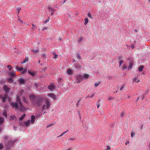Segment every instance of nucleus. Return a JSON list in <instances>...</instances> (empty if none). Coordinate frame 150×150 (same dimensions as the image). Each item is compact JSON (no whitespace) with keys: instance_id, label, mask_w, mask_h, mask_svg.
Here are the masks:
<instances>
[{"instance_id":"nucleus-1","label":"nucleus","mask_w":150,"mask_h":150,"mask_svg":"<svg viewBox=\"0 0 150 150\" xmlns=\"http://www.w3.org/2000/svg\"><path fill=\"white\" fill-rule=\"evenodd\" d=\"M16 100L17 102H10V104L12 107L16 110H20L21 111L24 110L25 108L21 102L20 98L18 96H17Z\"/></svg>"},{"instance_id":"nucleus-2","label":"nucleus","mask_w":150,"mask_h":150,"mask_svg":"<svg viewBox=\"0 0 150 150\" xmlns=\"http://www.w3.org/2000/svg\"><path fill=\"white\" fill-rule=\"evenodd\" d=\"M51 106V103L49 99H46L45 101V104L43 105L42 107V110H44L45 109H49Z\"/></svg>"},{"instance_id":"nucleus-3","label":"nucleus","mask_w":150,"mask_h":150,"mask_svg":"<svg viewBox=\"0 0 150 150\" xmlns=\"http://www.w3.org/2000/svg\"><path fill=\"white\" fill-rule=\"evenodd\" d=\"M35 117L33 115H32L31 117V120H28L24 122L25 125L27 127H28L29 126L30 123L33 124L35 121Z\"/></svg>"},{"instance_id":"nucleus-4","label":"nucleus","mask_w":150,"mask_h":150,"mask_svg":"<svg viewBox=\"0 0 150 150\" xmlns=\"http://www.w3.org/2000/svg\"><path fill=\"white\" fill-rule=\"evenodd\" d=\"M36 105L38 106H40L42 104L43 102V98L42 97H38L37 98Z\"/></svg>"},{"instance_id":"nucleus-5","label":"nucleus","mask_w":150,"mask_h":150,"mask_svg":"<svg viewBox=\"0 0 150 150\" xmlns=\"http://www.w3.org/2000/svg\"><path fill=\"white\" fill-rule=\"evenodd\" d=\"M0 98L2 100L3 102H5L6 99H7L9 101H10L11 99V98L10 97L8 96L7 95H5L4 96H2V95H0Z\"/></svg>"},{"instance_id":"nucleus-6","label":"nucleus","mask_w":150,"mask_h":150,"mask_svg":"<svg viewBox=\"0 0 150 150\" xmlns=\"http://www.w3.org/2000/svg\"><path fill=\"white\" fill-rule=\"evenodd\" d=\"M16 69L18 72H20L22 71V74H25L27 71V70L26 69H23V68L22 67H19L18 66L16 67Z\"/></svg>"},{"instance_id":"nucleus-7","label":"nucleus","mask_w":150,"mask_h":150,"mask_svg":"<svg viewBox=\"0 0 150 150\" xmlns=\"http://www.w3.org/2000/svg\"><path fill=\"white\" fill-rule=\"evenodd\" d=\"M29 97L31 102L34 104L35 103L34 100L36 98V96L32 94L29 95Z\"/></svg>"},{"instance_id":"nucleus-8","label":"nucleus","mask_w":150,"mask_h":150,"mask_svg":"<svg viewBox=\"0 0 150 150\" xmlns=\"http://www.w3.org/2000/svg\"><path fill=\"white\" fill-rule=\"evenodd\" d=\"M47 96L48 97L52 98L54 100H55L57 99V97L56 96L54 93H48L47 94Z\"/></svg>"},{"instance_id":"nucleus-9","label":"nucleus","mask_w":150,"mask_h":150,"mask_svg":"<svg viewBox=\"0 0 150 150\" xmlns=\"http://www.w3.org/2000/svg\"><path fill=\"white\" fill-rule=\"evenodd\" d=\"M76 78L77 80L78 81L77 82V83H80L82 81L83 79L82 76H81L80 75H79L76 76Z\"/></svg>"},{"instance_id":"nucleus-10","label":"nucleus","mask_w":150,"mask_h":150,"mask_svg":"<svg viewBox=\"0 0 150 150\" xmlns=\"http://www.w3.org/2000/svg\"><path fill=\"white\" fill-rule=\"evenodd\" d=\"M48 9L49 11L51 13V15H53L55 11V9L50 6L48 7Z\"/></svg>"},{"instance_id":"nucleus-11","label":"nucleus","mask_w":150,"mask_h":150,"mask_svg":"<svg viewBox=\"0 0 150 150\" xmlns=\"http://www.w3.org/2000/svg\"><path fill=\"white\" fill-rule=\"evenodd\" d=\"M134 64V62L133 59H131L129 62V69H131Z\"/></svg>"},{"instance_id":"nucleus-12","label":"nucleus","mask_w":150,"mask_h":150,"mask_svg":"<svg viewBox=\"0 0 150 150\" xmlns=\"http://www.w3.org/2000/svg\"><path fill=\"white\" fill-rule=\"evenodd\" d=\"M14 142L13 141H9L7 143L6 146L8 149L10 148V147L13 145V144Z\"/></svg>"},{"instance_id":"nucleus-13","label":"nucleus","mask_w":150,"mask_h":150,"mask_svg":"<svg viewBox=\"0 0 150 150\" xmlns=\"http://www.w3.org/2000/svg\"><path fill=\"white\" fill-rule=\"evenodd\" d=\"M4 89L6 93H7L10 90V89L6 85H4Z\"/></svg>"},{"instance_id":"nucleus-14","label":"nucleus","mask_w":150,"mask_h":150,"mask_svg":"<svg viewBox=\"0 0 150 150\" xmlns=\"http://www.w3.org/2000/svg\"><path fill=\"white\" fill-rule=\"evenodd\" d=\"M138 76H136L133 79V81L135 83H138L140 82V80L139 79Z\"/></svg>"},{"instance_id":"nucleus-15","label":"nucleus","mask_w":150,"mask_h":150,"mask_svg":"<svg viewBox=\"0 0 150 150\" xmlns=\"http://www.w3.org/2000/svg\"><path fill=\"white\" fill-rule=\"evenodd\" d=\"M55 88V86L54 85L52 84H50L48 86V89L50 91H52Z\"/></svg>"},{"instance_id":"nucleus-16","label":"nucleus","mask_w":150,"mask_h":150,"mask_svg":"<svg viewBox=\"0 0 150 150\" xmlns=\"http://www.w3.org/2000/svg\"><path fill=\"white\" fill-rule=\"evenodd\" d=\"M67 73L69 75H71L73 74V71L71 69H69L67 71Z\"/></svg>"},{"instance_id":"nucleus-17","label":"nucleus","mask_w":150,"mask_h":150,"mask_svg":"<svg viewBox=\"0 0 150 150\" xmlns=\"http://www.w3.org/2000/svg\"><path fill=\"white\" fill-rule=\"evenodd\" d=\"M28 73L29 74L31 75L32 76H34L36 75L35 72H31L29 71H28Z\"/></svg>"},{"instance_id":"nucleus-18","label":"nucleus","mask_w":150,"mask_h":150,"mask_svg":"<svg viewBox=\"0 0 150 150\" xmlns=\"http://www.w3.org/2000/svg\"><path fill=\"white\" fill-rule=\"evenodd\" d=\"M83 79H87L89 77V75L88 74H84L83 76H82Z\"/></svg>"},{"instance_id":"nucleus-19","label":"nucleus","mask_w":150,"mask_h":150,"mask_svg":"<svg viewBox=\"0 0 150 150\" xmlns=\"http://www.w3.org/2000/svg\"><path fill=\"white\" fill-rule=\"evenodd\" d=\"M32 27L31 28V29L32 30H34L37 28V27L36 25H34L33 24H32Z\"/></svg>"},{"instance_id":"nucleus-20","label":"nucleus","mask_w":150,"mask_h":150,"mask_svg":"<svg viewBox=\"0 0 150 150\" xmlns=\"http://www.w3.org/2000/svg\"><path fill=\"white\" fill-rule=\"evenodd\" d=\"M9 74L11 76H14L15 75V72L14 71L10 72L9 73Z\"/></svg>"},{"instance_id":"nucleus-21","label":"nucleus","mask_w":150,"mask_h":150,"mask_svg":"<svg viewBox=\"0 0 150 150\" xmlns=\"http://www.w3.org/2000/svg\"><path fill=\"white\" fill-rule=\"evenodd\" d=\"M144 68V66H143L141 65L140 66L138 67V70L140 72H141L143 70V69Z\"/></svg>"},{"instance_id":"nucleus-22","label":"nucleus","mask_w":150,"mask_h":150,"mask_svg":"<svg viewBox=\"0 0 150 150\" xmlns=\"http://www.w3.org/2000/svg\"><path fill=\"white\" fill-rule=\"evenodd\" d=\"M19 82L21 84H23L24 83V81L23 79H20L19 80Z\"/></svg>"},{"instance_id":"nucleus-23","label":"nucleus","mask_w":150,"mask_h":150,"mask_svg":"<svg viewBox=\"0 0 150 150\" xmlns=\"http://www.w3.org/2000/svg\"><path fill=\"white\" fill-rule=\"evenodd\" d=\"M3 114L6 117H7V111L6 110H4L3 112Z\"/></svg>"},{"instance_id":"nucleus-24","label":"nucleus","mask_w":150,"mask_h":150,"mask_svg":"<svg viewBox=\"0 0 150 150\" xmlns=\"http://www.w3.org/2000/svg\"><path fill=\"white\" fill-rule=\"evenodd\" d=\"M25 114H24L22 116L19 118V120L20 121H21L25 117Z\"/></svg>"},{"instance_id":"nucleus-25","label":"nucleus","mask_w":150,"mask_h":150,"mask_svg":"<svg viewBox=\"0 0 150 150\" xmlns=\"http://www.w3.org/2000/svg\"><path fill=\"white\" fill-rule=\"evenodd\" d=\"M22 99L23 102L26 103H28V101L26 100L24 96H23L22 97Z\"/></svg>"},{"instance_id":"nucleus-26","label":"nucleus","mask_w":150,"mask_h":150,"mask_svg":"<svg viewBox=\"0 0 150 150\" xmlns=\"http://www.w3.org/2000/svg\"><path fill=\"white\" fill-rule=\"evenodd\" d=\"M7 80L8 82L10 83H11L13 81V79L11 78H8L7 79Z\"/></svg>"},{"instance_id":"nucleus-27","label":"nucleus","mask_w":150,"mask_h":150,"mask_svg":"<svg viewBox=\"0 0 150 150\" xmlns=\"http://www.w3.org/2000/svg\"><path fill=\"white\" fill-rule=\"evenodd\" d=\"M127 68V66L126 64H124L122 67V69L123 70L126 69Z\"/></svg>"},{"instance_id":"nucleus-28","label":"nucleus","mask_w":150,"mask_h":150,"mask_svg":"<svg viewBox=\"0 0 150 150\" xmlns=\"http://www.w3.org/2000/svg\"><path fill=\"white\" fill-rule=\"evenodd\" d=\"M4 121V120L3 117H0V123H3Z\"/></svg>"},{"instance_id":"nucleus-29","label":"nucleus","mask_w":150,"mask_h":150,"mask_svg":"<svg viewBox=\"0 0 150 150\" xmlns=\"http://www.w3.org/2000/svg\"><path fill=\"white\" fill-rule=\"evenodd\" d=\"M95 94L92 93L91 96L88 95L86 97V98H92L94 96Z\"/></svg>"},{"instance_id":"nucleus-30","label":"nucleus","mask_w":150,"mask_h":150,"mask_svg":"<svg viewBox=\"0 0 150 150\" xmlns=\"http://www.w3.org/2000/svg\"><path fill=\"white\" fill-rule=\"evenodd\" d=\"M28 58L27 57H26L25 59L24 60L23 62H22L21 63V64H23V63H25L26 62H27L28 61Z\"/></svg>"},{"instance_id":"nucleus-31","label":"nucleus","mask_w":150,"mask_h":150,"mask_svg":"<svg viewBox=\"0 0 150 150\" xmlns=\"http://www.w3.org/2000/svg\"><path fill=\"white\" fill-rule=\"evenodd\" d=\"M85 23L84 24L85 25H86L88 22V18H86L85 19Z\"/></svg>"},{"instance_id":"nucleus-32","label":"nucleus","mask_w":150,"mask_h":150,"mask_svg":"<svg viewBox=\"0 0 150 150\" xmlns=\"http://www.w3.org/2000/svg\"><path fill=\"white\" fill-rule=\"evenodd\" d=\"M14 119H16V117L15 116L13 115V116H10V120H13Z\"/></svg>"},{"instance_id":"nucleus-33","label":"nucleus","mask_w":150,"mask_h":150,"mask_svg":"<svg viewBox=\"0 0 150 150\" xmlns=\"http://www.w3.org/2000/svg\"><path fill=\"white\" fill-rule=\"evenodd\" d=\"M23 92H24V91L23 90H21L20 91L19 94V95H18V96L20 98V96H21L22 95V93H23ZM17 96H18V95H17Z\"/></svg>"},{"instance_id":"nucleus-34","label":"nucleus","mask_w":150,"mask_h":150,"mask_svg":"<svg viewBox=\"0 0 150 150\" xmlns=\"http://www.w3.org/2000/svg\"><path fill=\"white\" fill-rule=\"evenodd\" d=\"M52 54L53 55H54V57H53L54 59H56L57 58L58 56L54 52H53Z\"/></svg>"},{"instance_id":"nucleus-35","label":"nucleus","mask_w":150,"mask_h":150,"mask_svg":"<svg viewBox=\"0 0 150 150\" xmlns=\"http://www.w3.org/2000/svg\"><path fill=\"white\" fill-rule=\"evenodd\" d=\"M32 51L33 52H34L35 53H38L39 52V50H32Z\"/></svg>"},{"instance_id":"nucleus-36","label":"nucleus","mask_w":150,"mask_h":150,"mask_svg":"<svg viewBox=\"0 0 150 150\" xmlns=\"http://www.w3.org/2000/svg\"><path fill=\"white\" fill-rule=\"evenodd\" d=\"M123 63V60H121L119 62V67H120L122 64Z\"/></svg>"},{"instance_id":"nucleus-37","label":"nucleus","mask_w":150,"mask_h":150,"mask_svg":"<svg viewBox=\"0 0 150 150\" xmlns=\"http://www.w3.org/2000/svg\"><path fill=\"white\" fill-rule=\"evenodd\" d=\"M139 97L140 100H143L144 99V97L143 95H142V96Z\"/></svg>"},{"instance_id":"nucleus-38","label":"nucleus","mask_w":150,"mask_h":150,"mask_svg":"<svg viewBox=\"0 0 150 150\" xmlns=\"http://www.w3.org/2000/svg\"><path fill=\"white\" fill-rule=\"evenodd\" d=\"M100 84V82H98V83H95L94 85H95V87H97Z\"/></svg>"},{"instance_id":"nucleus-39","label":"nucleus","mask_w":150,"mask_h":150,"mask_svg":"<svg viewBox=\"0 0 150 150\" xmlns=\"http://www.w3.org/2000/svg\"><path fill=\"white\" fill-rule=\"evenodd\" d=\"M42 56L43 57L45 58V59L46 58V55L45 53L42 54Z\"/></svg>"},{"instance_id":"nucleus-40","label":"nucleus","mask_w":150,"mask_h":150,"mask_svg":"<svg viewBox=\"0 0 150 150\" xmlns=\"http://www.w3.org/2000/svg\"><path fill=\"white\" fill-rule=\"evenodd\" d=\"M135 133L134 132H132L131 133V137H133L135 135Z\"/></svg>"},{"instance_id":"nucleus-41","label":"nucleus","mask_w":150,"mask_h":150,"mask_svg":"<svg viewBox=\"0 0 150 150\" xmlns=\"http://www.w3.org/2000/svg\"><path fill=\"white\" fill-rule=\"evenodd\" d=\"M81 67V66L79 65H77L75 67V68L76 69H78Z\"/></svg>"},{"instance_id":"nucleus-42","label":"nucleus","mask_w":150,"mask_h":150,"mask_svg":"<svg viewBox=\"0 0 150 150\" xmlns=\"http://www.w3.org/2000/svg\"><path fill=\"white\" fill-rule=\"evenodd\" d=\"M7 67L10 70H11L12 68V67L10 65H8L7 66Z\"/></svg>"},{"instance_id":"nucleus-43","label":"nucleus","mask_w":150,"mask_h":150,"mask_svg":"<svg viewBox=\"0 0 150 150\" xmlns=\"http://www.w3.org/2000/svg\"><path fill=\"white\" fill-rule=\"evenodd\" d=\"M88 17L89 18H92V16L90 13H88Z\"/></svg>"},{"instance_id":"nucleus-44","label":"nucleus","mask_w":150,"mask_h":150,"mask_svg":"<svg viewBox=\"0 0 150 150\" xmlns=\"http://www.w3.org/2000/svg\"><path fill=\"white\" fill-rule=\"evenodd\" d=\"M54 125V124H49V125H47V128H49V127H51L53 125Z\"/></svg>"},{"instance_id":"nucleus-45","label":"nucleus","mask_w":150,"mask_h":150,"mask_svg":"<svg viewBox=\"0 0 150 150\" xmlns=\"http://www.w3.org/2000/svg\"><path fill=\"white\" fill-rule=\"evenodd\" d=\"M3 146L1 144H0V150L3 149Z\"/></svg>"},{"instance_id":"nucleus-46","label":"nucleus","mask_w":150,"mask_h":150,"mask_svg":"<svg viewBox=\"0 0 150 150\" xmlns=\"http://www.w3.org/2000/svg\"><path fill=\"white\" fill-rule=\"evenodd\" d=\"M21 10V8H17V10L18 11L17 13L18 14L19 13L20 11Z\"/></svg>"},{"instance_id":"nucleus-47","label":"nucleus","mask_w":150,"mask_h":150,"mask_svg":"<svg viewBox=\"0 0 150 150\" xmlns=\"http://www.w3.org/2000/svg\"><path fill=\"white\" fill-rule=\"evenodd\" d=\"M124 113L123 112H122L121 113V114H120V116L121 117H123V116H124Z\"/></svg>"},{"instance_id":"nucleus-48","label":"nucleus","mask_w":150,"mask_h":150,"mask_svg":"<svg viewBox=\"0 0 150 150\" xmlns=\"http://www.w3.org/2000/svg\"><path fill=\"white\" fill-rule=\"evenodd\" d=\"M114 98L112 97H109L108 98V99L109 100H111L113 99Z\"/></svg>"},{"instance_id":"nucleus-49","label":"nucleus","mask_w":150,"mask_h":150,"mask_svg":"<svg viewBox=\"0 0 150 150\" xmlns=\"http://www.w3.org/2000/svg\"><path fill=\"white\" fill-rule=\"evenodd\" d=\"M8 137L7 136H6L4 137V140L6 139H8Z\"/></svg>"},{"instance_id":"nucleus-50","label":"nucleus","mask_w":150,"mask_h":150,"mask_svg":"<svg viewBox=\"0 0 150 150\" xmlns=\"http://www.w3.org/2000/svg\"><path fill=\"white\" fill-rule=\"evenodd\" d=\"M74 138H70L69 139V140H71V141H74Z\"/></svg>"},{"instance_id":"nucleus-51","label":"nucleus","mask_w":150,"mask_h":150,"mask_svg":"<svg viewBox=\"0 0 150 150\" xmlns=\"http://www.w3.org/2000/svg\"><path fill=\"white\" fill-rule=\"evenodd\" d=\"M62 80V79L61 78H59L58 80L59 83L61 82Z\"/></svg>"},{"instance_id":"nucleus-52","label":"nucleus","mask_w":150,"mask_h":150,"mask_svg":"<svg viewBox=\"0 0 150 150\" xmlns=\"http://www.w3.org/2000/svg\"><path fill=\"white\" fill-rule=\"evenodd\" d=\"M77 57L79 59H80L81 58V57L79 54H77Z\"/></svg>"},{"instance_id":"nucleus-53","label":"nucleus","mask_w":150,"mask_h":150,"mask_svg":"<svg viewBox=\"0 0 150 150\" xmlns=\"http://www.w3.org/2000/svg\"><path fill=\"white\" fill-rule=\"evenodd\" d=\"M110 147L109 146H107V150H110Z\"/></svg>"},{"instance_id":"nucleus-54","label":"nucleus","mask_w":150,"mask_h":150,"mask_svg":"<svg viewBox=\"0 0 150 150\" xmlns=\"http://www.w3.org/2000/svg\"><path fill=\"white\" fill-rule=\"evenodd\" d=\"M124 87V86H123L121 88H120V91H122V90L123 89V88Z\"/></svg>"},{"instance_id":"nucleus-55","label":"nucleus","mask_w":150,"mask_h":150,"mask_svg":"<svg viewBox=\"0 0 150 150\" xmlns=\"http://www.w3.org/2000/svg\"><path fill=\"white\" fill-rule=\"evenodd\" d=\"M83 40V38H79V42H80Z\"/></svg>"},{"instance_id":"nucleus-56","label":"nucleus","mask_w":150,"mask_h":150,"mask_svg":"<svg viewBox=\"0 0 150 150\" xmlns=\"http://www.w3.org/2000/svg\"><path fill=\"white\" fill-rule=\"evenodd\" d=\"M100 106V104L99 103L97 104V107L99 108Z\"/></svg>"},{"instance_id":"nucleus-57","label":"nucleus","mask_w":150,"mask_h":150,"mask_svg":"<svg viewBox=\"0 0 150 150\" xmlns=\"http://www.w3.org/2000/svg\"><path fill=\"white\" fill-rule=\"evenodd\" d=\"M47 29V28L46 27H45L43 28L42 29L43 30H46Z\"/></svg>"},{"instance_id":"nucleus-58","label":"nucleus","mask_w":150,"mask_h":150,"mask_svg":"<svg viewBox=\"0 0 150 150\" xmlns=\"http://www.w3.org/2000/svg\"><path fill=\"white\" fill-rule=\"evenodd\" d=\"M68 130H67L65 132H64L62 133V134L64 135V134H65L67 132H68Z\"/></svg>"},{"instance_id":"nucleus-59","label":"nucleus","mask_w":150,"mask_h":150,"mask_svg":"<svg viewBox=\"0 0 150 150\" xmlns=\"http://www.w3.org/2000/svg\"><path fill=\"white\" fill-rule=\"evenodd\" d=\"M49 21V20H46L45 21V23H47Z\"/></svg>"},{"instance_id":"nucleus-60","label":"nucleus","mask_w":150,"mask_h":150,"mask_svg":"<svg viewBox=\"0 0 150 150\" xmlns=\"http://www.w3.org/2000/svg\"><path fill=\"white\" fill-rule=\"evenodd\" d=\"M35 85L36 87H37L38 86V85L36 83H35Z\"/></svg>"},{"instance_id":"nucleus-61","label":"nucleus","mask_w":150,"mask_h":150,"mask_svg":"<svg viewBox=\"0 0 150 150\" xmlns=\"http://www.w3.org/2000/svg\"><path fill=\"white\" fill-rule=\"evenodd\" d=\"M118 58L119 60H120L121 59V57L120 56H119Z\"/></svg>"},{"instance_id":"nucleus-62","label":"nucleus","mask_w":150,"mask_h":150,"mask_svg":"<svg viewBox=\"0 0 150 150\" xmlns=\"http://www.w3.org/2000/svg\"><path fill=\"white\" fill-rule=\"evenodd\" d=\"M129 142H126L125 143V144L126 145H127V144H129Z\"/></svg>"},{"instance_id":"nucleus-63","label":"nucleus","mask_w":150,"mask_h":150,"mask_svg":"<svg viewBox=\"0 0 150 150\" xmlns=\"http://www.w3.org/2000/svg\"><path fill=\"white\" fill-rule=\"evenodd\" d=\"M131 47L132 48H133L134 47V45H132L131 46Z\"/></svg>"},{"instance_id":"nucleus-64","label":"nucleus","mask_w":150,"mask_h":150,"mask_svg":"<svg viewBox=\"0 0 150 150\" xmlns=\"http://www.w3.org/2000/svg\"><path fill=\"white\" fill-rule=\"evenodd\" d=\"M71 148H69V149H66V150H71Z\"/></svg>"}]
</instances>
